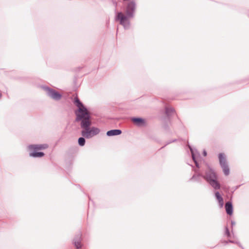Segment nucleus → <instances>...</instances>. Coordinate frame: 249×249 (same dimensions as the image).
I'll return each mask as SVG.
<instances>
[{
  "instance_id": "f257e3e1",
  "label": "nucleus",
  "mask_w": 249,
  "mask_h": 249,
  "mask_svg": "<svg viewBox=\"0 0 249 249\" xmlns=\"http://www.w3.org/2000/svg\"><path fill=\"white\" fill-rule=\"evenodd\" d=\"M188 147L196 167L195 168L193 165L188 164L193 168L192 170L194 172L193 175L189 178V181L201 184L203 179L214 190H220L222 186L218 180V175L216 172L209 165L203 173L200 172L198 160L201 158L200 154L196 148L192 147L190 145Z\"/></svg>"
},
{
  "instance_id": "f03ea898",
  "label": "nucleus",
  "mask_w": 249,
  "mask_h": 249,
  "mask_svg": "<svg viewBox=\"0 0 249 249\" xmlns=\"http://www.w3.org/2000/svg\"><path fill=\"white\" fill-rule=\"evenodd\" d=\"M123 6L124 13L116 11L115 20L119 21L125 30H128L130 26L129 19L135 16L137 4L134 0H127L123 1Z\"/></svg>"
},
{
  "instance_id": "7ed1b4c3",
  "label": "nucleus",
  "mask_w": 249,
  "mask_h": 249,
  "mask_svg": "<svg viewBox=\"0 0 249 249\" xmlns=\"http://www.w3.org/2000/svg\"><path fill=\"white\" fill-rule=\"evenodd\" d=\"M91 115H88L79 121L80 125L82 129L81 133L82 136L89 139L98 135L100 129L95 126H91L92 124Z\"/></svg>"
},
{
  "instance_id": "20e7f679",
  "label": "nucleus",
  "mask_w": 249,
  "mask_h": 249,
  "mask_svg": "<svg viewBox=\"0 0 249 249\" xmlns=\"http://www.w3.org/2000/svg\"><path fill=\"white\" fill-rule=\"evenodd\" d=\"M74 104L77 107L75 110L74 113L76 116L75 121L79 122L84 117L90 115L87 107L83 104L77 96L74 98Z\"/></svg>"
},
{
  "instance_id": "39448f33",
  "label": "nucleus",
  "mask_w": 249,
  "mask_h": 249,
  "mask_svg": "<svg viewBox=\"0 0 249 249\" xmlns=\"http://www.w3.org/2000/svg\"><path fill=\"white\" fill-rule=\"evenodd\" d=\"M49 145L48 144H29L28 146V149L29 151V156L34 158H40L45 156V153L39 150H44L48 148Z\"/></svg>"
},
{
  "instance_id": "423d86ee",
  "label": "nucleus",
  "mask_w": 249,
  "mask_h": 249,
  "mask_svg": "<svg viewBox=\"0 0 249 249\" xmlns=\"http://www.w3.org/2000/svg\"><path fill=\"white\" fill-rule=\"evenodd\" d=\"M41 88L45 91L46 95L54 101H58L62 97L60 92L48 86L43 85Z\"/></svg>"
},
{
  "instance_id": "0eeeda50",
  "label": "nucleus",
  "mask_w": 249,
  "mask_h": 249,
  "mask_svg": "<svg viewBox=\"0 0 249 249\" xmlns=\"http://www.w3.org/2000/svg\"><path fill=\"white\" fill-rule=\"evenodd\" d=\"M218 157L220 166L222 169L224 174L226 176L229 175L230 173V168L225 154L220 153L218 154Z\"/></svg>"
},
{
  "instance_id": "6e6552de",
  "label": "nucleus",
  "mask_w": 249,
  "mask_h": 249,
  "mask_svg": "<svg viewBox=\"0 0 249 249\" xmlns=\"http://www.w3.org/2000/svg\"><path fill=\"white\" fill-rule=\"evenodd\" d=\"M131 120L134 124L139 127L144 126L146 125V121L142 117H133L131 118Z\"/></svg>"
},
{
  "instance_id": "1a4fd4ad",
  "label": "nucleus",
  "mask_w": 249,
  "mask_h": 249,
  "mask_svg": "<svg viewBox=\"0 0 249 249\" xmlns=\"http://www.w3.org/2000/svg\"><path fill=\"white\" fill-rule=\"evenodd\" d=\"M225 211L228 215H231L233 212V207L231 200L227 202L225 205Z\"/></svg>"
},
{
  "instance_id": "9d476101",
  "label": "nucleus",
  "mask_w": 249,
  "mask_h": 249,
  "mask_svg": "<svg viewBox=\"0 0 249 249\" xmlns=\"http://www.w3.org/2000/svg\"><path fill=\"white\" fill-rule=\"evenodd\" d=\"M214 196L218 202L220 208H222L224 205L223 198L218 190H214Z\"/></svg>"
},
{
  "instance_id": "9b49d317",
  "label": "nucleus",
  "mask_w": 249,
  "mask_h": 249,
  "mask_svg": "<svg viewBox=\"0 0 249 249\" xmlns=\"http://www.w3.org/2000/svg\"><path fill=\"white\" fill-rule=\"evenodd\" d=\"M174 113H175V110L174 108L168 107H165V114L166 116L165 118L168 121H170V117Z\"/></svg>"
},
{
  "instance_id": "f8f14e48",
  "label": "nucleus",
  "mask_w": 249,
  "mask_h": 249,
  "mask_svg": "<svg viewBox=\"0 0 249 249\" xmlns=\"http://www.w3.org/2000/svg\"><path fill=\"white\" fill-rule=\"evenodd\" d=\"M122 131L120 129H111L107 132L106 135L108 137L120 135L122 134Z\"/></svg>"
},
{
  "instance_id": "ddd939ff",
  "label": "nucleus",
  "mask_w": 249,
  "mask_h": 249,
  "mask_svg": "<svg viewBox=\"0 0 249 249\" xmlns=\"http://www.w3.org/2000/svg\"><path fill=\"white\" fill-rule=\"evenodd\" d=\"M161 120L164 122L162 127L165 131H169L170 128L168 124V122H169L170 121H168L166 118L164 117H162Z\"/></svg>"
},
{
  "instance_id": "4468645a",
  "label": "nucleus",
  "mask_w": 249,
  "mask_h": 249,
  "mask_svg": "<svg viewBox=\"0 0 249 249\" xmlns=\"http://www.w3.org/2000/svg\"><path fill=\"white\" fill-rule=\"evenodd\" d=\"M86 138L82 136L78 139V143L80 146H84L86 143Z\"/></svg>"
},
{
  "instance_id": "2eb2a0df",
  "label": "nucleus",
  "mask_w": 249,
  "mask_h": 249,
  "mask_svg": "<svg viewBox=\"0 0 249 249\" xmlns=\"http://www.w3.org/2000/svg\"><path fill=\"white\" fill-rule=\"evenodd\" d=\"M82 233L81 232L79 231L75 235L72 241H82Z\"/></svg>"
},
{
  "instance_id": "dca6fc26",
  "label": "nucleus",
  "mask_w": 249,
  "mask_h": 249,
  "mask_svg": "<svg viewBox=\"0 0 249 249\" xmlns=\"http://www.w3.org/2000/svg\"><path fill=\"white\" fill-rule=\"evenodd\" d=\"M82 241H72V244L76 249H80L82 247Z\"/></svg>"
},
{
  "instance_id": "f3484780",
  "label": "nucleus",
  "mask_w": 249,
  "mask_h": 249,
  "mask_svg": "<svg viewBox=\"0 0 249 249\" xmlns=\"http://www.w3.org/2000/svg\"><path fill=\"white\" fill-rule=\"evenodd\" d=\"M225 235L228 238H230L231 237V234L227 226L225 228Z\"/></svg>"
},
{
  "instance_id": "a211bd4d",
  "label": "nucleus",
  "mask_w": 249,
  "mask_h": 249,
  "mask_svg": "<svg viewBox=\"0 0 249 249\" xmlns=\"http://www.w3.org/2000/svg\"><path fill=\"white\" fill-rule=\"evenodd\" d=\"M236 241H237L236 240H228V241H222V242L224 244V245H227V244H228L229 243H233V244H236Z\"/></svg>"
},
{
  "instance_id": "6ab92c4d",
  "label": "nucleus",
  "mask_w": 249,
  "mask_h": 249,
  "mask_svg": "<svg viewBox=\"0 0 249 249\" xmlns=\"http://www.w3.org/2000/svg\"><path fill=\"white\" fill-rule=\"evenodd\" d=\"M176 141H177V139H174V140L168 141L166 143V144L161 148V149L163 148L164 147H165L166 145H168L169 144H170V143H171L172 142H175Z\"/></svg>"
},
{
  "instance_id": "aec40b11",
  "label": "nucleus",
  "mask_w": 249,
  "mask_h": 249,
  "mask_svg": "<svg viewBox=\"0 0 249 249\" xmlns=\"http://www.w3.org/2000/svg\"><path fill=\"white\" fill-rule=\"evenodd\" d=\"M242 185V184H240V185H237L235 187H233L232 189L233 190V191L231 192V193L233 194L234 193V192L237 189H238Z\"/></svg>"
},
{
  "instance_id": "412c9836",
  "label": "nucleus",
  "mask_w": 249,
  "mask_h": 249,
  "mask_svg": "<svg viewBox=\"0 0 249 249\" xmlns=\"http://www.w3.org/2000/svg\"><path fill=\"white\" fill-rule=\"evenodd\" d=\"M236 244H237L239 247L241 248L242 249H244V247L242 246L241 244L238 241H236Z\"/></svg>"
},
{
  "instance_id": "4be33fe9",
  "label": "nucleus",
  "mask_w": 249,
  "mask_h": 249,
  "mask_svg": "<svg viewBox=\"0 0 249 249\" xmlns=\"http://www.w3.org/2000/svg\"><path fill=\"white\" fill-rule=\"evenodd\" d=\"M231 227H232V229H231V232H232V231H233V227L235 225V221H234L233 220H231Z\"/></svg>"
},
{
  "instance_id": "5701e85b",
  "label": "nucleus",
  "mask_w": 249,
  "mask_h": 249,
  "mask_svg": "<svg viewBox=\"0 0 249 249\" xmlns=\"http://www.w3.org/2000/svg\"><path fill=\"white\" fill-rule=\"evenodd\" d=\"M202 154L204 156L206 157L207 155V151L205 150H204L203 151Z\"/></svg>"
},
{
  "instance_id": "b1692460",
  "label": "nucleus",
  "mask_w": 249,
  "mask_h": 249,
  "mask_svg": "<svg viewBox=\"0 0 249 249\" xmlns=\"http://www.w3.org/2000/svg\"><path fill=\"white\" fill-rule=\"evenodd\" d=\"M152 139L155 140V141L159 142V140L156 138H152Z\"/></svg>"
},
{
  "instance_id": "393cba45",
  "label": "nucleus",
  "mask_w": 249,
  "mask_h": 249,
  "mask_svg": "<svg viewBox=\"0 0 249 249\" xmlns=\"http://www.w3.org/2000/svg\"><path fill=\"white\" fill-rule=\"evenodd\" d=\"M2 96V93H1V91L0 90V99L1 98Z\"/></svg>"
},
{
  "instance_id": "a878e982",
  "label": "nucleus",
  "mask_w": 249,
  "mask_h": 249,
  "mask_svg": "<svg viewBox=\"0 0 249 249\" xmlns=\"http://www.w3.org/2000/svg\"><path fill=\"white\" fill-rule=\"evenodd\" d=\"M222 188H223L224 190H226V191H228V189H229V188H228V189H226V188H225V187H222Z\"/></svg>"
},
{
  "instance_id": "bb28decb",
  "label": "nucleus",
  "mask_w": 249,
  "mask_h": 249,
  "mask_svg": "<svg viewBox=\"0 0 249 249\" xmlns=\"http://www.w3.org/2000/svg\"><path fill=\"white\" fill-rule=\"evenodd\" d=\"M114 4H115V5H117V2L115 1V2H114Z\"/></svg>"
},
{
  "instance_id": "cd10ccee",
  "label": "nucleus",
  "mask_w": 249,
  "mask_h": 249,
  "mask_svg": "<svg viewBox=\"0 0 249 249\" xmlns=\"http://www.w3.org/2000/svg\"><path fill=\"white\" fill-rule=\"evenodd\" d=\"M77 186H78V187H79V188L80 187V185H77Z\"/></svg>"
},
{
  "instance_id": "c85d7f7f",
  "label": "nucleus",
  "mask_w": 249,
  "mask_h": 249,
  "mask_svg": "<svg viewBox=\"0 0 249 249\" xmlns=\"http://www.w3.org/2000/svg\"><path fill=\"white\" fill-rule=\"evenodd\" d=\"M89 199L90 200V198L89 196Z\"/></svg>"
},
{
  "instance_id": "c756f323",
  "label": "nucleus",
  "mask_w": 249,
  "mask_h": 249,
  "mask_svg": "<svg viewBox=\"0 0 249 249\" xmlns=\"http://www.w3.org/2000/svg\"><path fill=\"white\" fill-rule=\"evenodd\" d=\"M248 15L249 16V13L248 14Z\"/></svg>"
}]
</instances>
